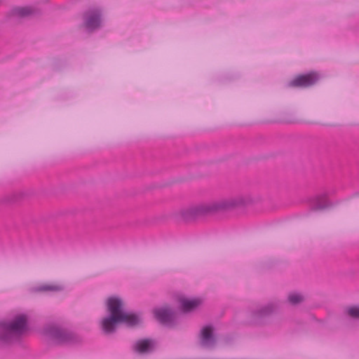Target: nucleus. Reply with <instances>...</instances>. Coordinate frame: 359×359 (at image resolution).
Listing matches in <instances>:
<instances>
[{
    "label": "nucleus",
    "instance_id": "obj_1",
    "mask_svg": "<svg viewBox=\"0 0 359 359\" xmlns=\"http://www.w3.org/2000/svg\"><path fill=\"white\" fill-rule=\"evenodd\" d=\"M106 316L101 321V330L104 334L109 335L116 332L120 321L125 319L126 310L123 300L116 296L109 297L107 300Z\"/></svg>",
    "mask_w": 359,
    "mask_h": 359
},
{
    "label": "nucleus",
    "instance_id": "obj_2",
    "mask_svg": "<svg viewBox=\"0 0 359 359\" xmlns=\"http://www.w3.org/2000/svg\"><path fill=\"white\" fill-rule=\"evenodd\" d=\"M243 203V199H229L215 202L210 205H201L191 207L182 211L181 215L184 220L189 222L194 220L198 217L210 213L231 210Z\"/></svg>",
    "mask_w": 359,
    "mask_h": 359
},
{
    "label": "nucleus",
    "instance_id": "obj_3",
    "mask_svg": "<svg viewBox=\"0 0 359 359\" xmlns=\"http://www.w3.org/2000/svg\"><path fill=\"white\" fill-rule=\"evenodd\" d=\"M27 327V320L24 315L15 317L11 322H0V344L3 346L11 344L20 337Z\"/></svg>",
    "mask_w": 359,
    "mask_h": 359
},
{
    "label": "nucleus",
    "instance_id": "obj_4",
    "mask_svg": "<svg viewBox=\"0 0 359 359\" xmlns=\"http://www.w3.org/2000/svg\"><path fill=\"white\" fill-rule=\"evenodd\" d=\"M45 333L57 344H72L77 341V336L71 330L60 325H50L45 329Z\"/></svg>",
    "mask_w": 359,
    "mask_h": 359
},
{
    "label": "nucleus",
    "instance_id": "obj_5",
    "mask_svg": "<svg viewBox=\"0 0 359 359\" xmlns=\"http://www.w3.org/2000/svg\"><path fill=\"white\" fill-rule=\"evenodd\" d=\"M102 11L99 8H90L83 14V25L88 32H93L102 27Z\"/></svg>",
    "mask_w": 359,
    "mask_h": 359
},
{
    "label": "nucleus",
    "instance_id": "obj_6",
    "mask_svg": "<svg viewBox=\"0 0 359 359\" xmlns=\"http://www.w3.org/2000/svg\"><path fill=\"white\" fill-rule=\"evenodd\" d=\"M318 79V74L311 72L308 74L297 76L289 82L288 86L306 88L315 84Z\"/></svg>",
    "mask_w": 359,
    "mask_h": 359
},
{
    "label": "nucleus",
    "instance_id": "obj_7",
    "mask_svg": "<svg viewBox=\"0 0 359 359\" xmlns=\"http://www.w3.org/2000/svg\"><path fill=\"white\" fill-rule=\"evenodd\" d=\"M155 318L161 324L171 325L175 321V313L168 308H156L154 310Z\"/></svg>",
    "mask_w": 359,
    "mask_h": 359
},
{
    "label": "nucleus",
    "instance_id": "obj_8",
    "mask_svg": "<svg viewBox=\"0 0 359 359\" xmlns=\"http://www.w3.org/2000/svg\"><path fill=\"white\" fill-rule=\"evenodd\" d=\"M201 344L203 347L212 348L216 344V337L212 325H206L201 330Z\"/></svg>",
    "mask_w": 359,
    "mask_h": 359
},
{
    "label": "nucleus",
    "instance_id": "obj_9",
    "mask_svg": "<svg viewBox=\"0 0 359 359\" xmlns=\"http://www.w3.org/2000/svg\"><path fill=\"white\" fill-rule=\"evenodd\" d=\"M125 319L120 321V324H123L127 327L134 328L140 326L142 324V315L141 312L126 311Z\"/></svg>",
    "mask_w": 359,
    "mask_h": 359
},
{
    "label": "nucleus",
    "instance_id": "obj_10",
    "mask_svg": "<svg viewBox=\"0 0 359 359\" xmlns=\"http://www.w3.org/2000/svg\"><path fill=\"white\" fill-rule=\"evenodd\" d=\"M155 341L151 339H142L136 341L133 348L137 353H149L154 349Z\"/></svg>",
    "mask_w": 359,
    "mask_h": 359
},
{
    "label": "nucleus",
    "instance_id": "obj_11",
    "mask_svg": "<svg viewBox=\"0 0 359 359\" xmlns=\"http://www.w3.org/2000/svg\"><path fill=\"white\" fill-rule=\"evenodd\" d=\"M311 209L313 210H321L332 205L331 203L327 201L326 195L322 194L316 196L311 201Z\"/></svg>",
    "mask_w": 359,
    "mask_h": 359
},
{
    "label": "nucleus",
    "instance_id": "obj_12",
    "mask_svg": "<svg viewBox=\"0 0 359 359\" xmlns=\"http://www.w3.org/2000/svg\"><path fill=\"white\" fill-rule=\"evenodd\" d=\"M276 306L273 304H269L259 309L252 311V317L255 318V323L258 320L269 316L275 311Z\"/></svg>",
    "mask_w": 359,
    "mask_h": 359
},
{
    "label": "nucleus",
    "instance_id": "obj_13",
    "mask_svg": "<svg viewBox=\"0 0 359 359\" xmlns=\"http://www.w3.org/2000/svg\"><path fill=\"white\" fill-rule=\"evenodd\" d=\"M200 299H180L181 309L183 312L189 313L196 310L201 304Z\"/></svg>",
    "mask_w": 359,
    "mask_h": 359
},
{
    "label": "nucleus",
    "instance_id": "obj_14",
    "mask_svg": "<svg viewBox=\"0 0 359 359\" xmlns=\"http://www.w3.org/2000/svg\"><path fill=\"white\" fill-rule=\"evenodd\" d=\"M34 13V10L31 7H14L13 8L9 13V16L18 17V18H25L29 16Z\"/></svg>",
    "mask_w": 359,
    "mask_h": 359
},
{
    "label": "nucleus",
    "instance_id": "obj_15",
    "mask_svg": "<svg viewBox=\"0 0 359 359\" xmlns=\"http://www.w3.org/2000/svg\"><path fill=\"white\" fill-rule=\"evenodd\" d=\"M288 302L292 305H297L303 301V297L297 293H291L288 296Z\"/></svg>",
    "mask_w": 359,
    "mask_h": 359
},
{
    "label": "nucleus",
    "instance_id": "obj_16",
    "mask_svg": "<svg viewBox=\"0 0 359 359\" xmlns=\"http://www.w3.org/2000/svg\"><path fill=\"white\" fill-rule=\"evenodd\" d=\"M61 290V288L60 287H58V286L48 285H42V286H40L39 287L37 288L38 291H43V292H46V291H57V290Z\"/></svg>",
    "mask_w": 359,
    "mask_h": 359
},
{
    "label": "nucleus",
    "instance_id": "obj_17",
    "mask_svg": "<svg viewBox=\"0 0 359 359\" xmlns=\"http://www.w3.org/2000/svg\"><path fill=\"white\" fill-rule=\"evenodd\" d=\"M347 312L348 314L353 318H359V306H351L348 308Z\"/></svg>",
    "mask_w": 359,
    "mask_h": 359
},
{
    "label": "nucleus",
    "instance_id": "obj_18",
    "mask_svg": "<svg viewBox=\"0 0 359 359\" xmlns=\"http://www.w3.org/2000/svg\"><path fill=\"white\" fill-rule=\"evenodd\" d=\"M18 198H19V196H17V195H13V196H12V198L10 200V201H11V202H15V201H17L18 200Z\"/></svg>",
    "mask_w": 359,
    "mask_h": 359
}]
</instances>
